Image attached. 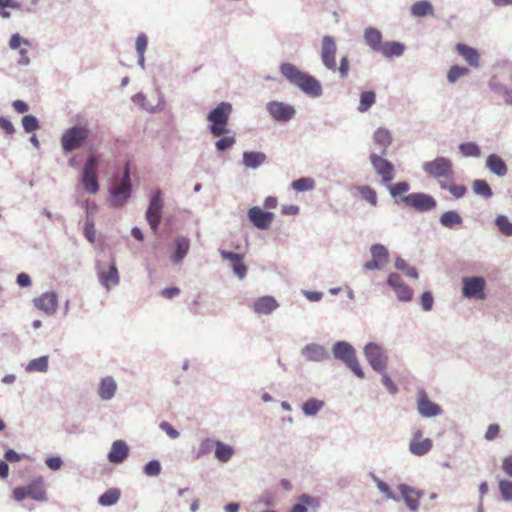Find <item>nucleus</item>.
I'll list each match as a JSON object with an SVG mask.
<instances>
[{
    "label": "nucleus",
    "mask_w": 512,
    "mask_h": 512,
    "mask_svg": "<svg viewBox=\"0 0 512 512\" xmlns=\"http://www.w3.org/2000/svg\"><path fill=\"white\" fill-rule=\"evenodd\" d=\"M280 73L288 82L299 88L302 93L311 98H319L323 95V88L317 78L295 64L284 62L279 66Z\"/></svg>",
    "instance_id": "1"
},
{
    "label": "nucleus",
    "mask_w": 512,
    "mask_h": 512,
    "mask_svg": "<svg viewBox=\"0 0 512 512\" xmlns=\"http://www.w3.org/2000/svg\"><path fill=\"white\" fill-rule=\"evenodd\" d=\"M332 356L344 363L360 379H365V371L358 360L356 349L350 342L345 340L335 341L332 346Z\"/></svg>",
    "instance_id": "2"
},
{
    "label": "nucleus",
    "mask_w": 512,
    "mask_h": 512,
    "mask_svg": "<svg viewBox=\"0 0 512 512\" xmlns=\"http://www.w3.org/2000/svg\"><path fill=\"white\" fill-rule=\"evenodd\" d=\"M132 195L131 170L129 162L124 165L120 181L115 182L109 188V203L113 207L123 206Z\"/></svg>",
    "instance_id": "3"
},
{
    "label": "nucleus",
    "mask_w": 512,
    "mask_h": 512,
    "mask_svg": "<svg viewBox=\"0 0 512 512\" xmlns=\"http://www.w3.org/2000/svg\"><path fill=\"white\" fill-rule=\"evenodd\" d=\"M232 111V104L223 101L208 112L206 118L211 123L209 131L213 136L218 137L228 132L227 125Z\"/></svg>",
    "instance_id": "4"
},
{
    "label": "nucleus",
    "mask_w": 512,
    "mask_h": 512,
    "mask_svg": "<svg viewBox=\"0 0 512 512\" xmlns=\"http://www.w3.org/2000/svg\"><path fill=\"white\" fill-rule=\"evenodd\" d=\"M90 134L87 124H76L66 129L60 139L61 148L68 154L80 149L86 142Z\"/></svg>",
    "instance_id": "5"
},
{
    "label": "nucleus",
    "mask_w": 512,
    "mask_h": 512,
    "mask_svg": "<svg viewBox=\"0 0 512 512\" xmlns=\"http://www.w3.org/2000/svg\"><path fill=\"white\" fill-rule=\"evenodd\" d=\"M421 168L430 179H452L454 177L453 162L444 156L423 162Z\"/></svg>",
    "instance_id": "6"
},
{
    "label": "nucleus",
    "mask_w": 512,
    "mask_h": 512,
    "mask_svg": "<svg viewBox=\"0 0 512 512\" xmlns=\"http://www.w3.org/2000/svg\"><path fill=\"white\" fill-rule=\"evenodd\" d=\"M364 358L374 371L384 373L387 370L389 356L381 344L368 342L364 347Z\"/></svg>",
    "instance_id": "7"
},
{
    "label": "nucleus",
    "mask_w": 512,
    "mask_h": 512,
    "mask_svg": "<svg viewBox=\"0 0 512 512\" xmlns=\"http://www.w3.org/2000/svg\"><path fill=\"white\" fill-rule=\"evenodd\" d=\"M164 206L163 194L157 189L149 200V205L145 212V218L153 231H157L162 218V209Z\"/></svg>",
    "instance_id": "8"
},
{
    "label": "nucleus",
    "mask_w": 512,
    "mask_h": 512,
    "mask_svg": "<svg viewBox=\"0 0 512 512\" xmlns=\"http://www.w3.org/2000/svg\"><path fill=\"white\" fill-rule=\"evenodd\" d=\"M95 269L98 275L99 282L104 289H107L109 291L113 287L119 285L120 276L114 261H112L111 264L108 265L107 269L103 262L98 260L96 261Z\"/></svg>",
    "instance_id": "9"
},
{
    "label": "nucleus",
    "mask_w": 512,
    "mask_h": 512,
    "mask_svg": "<svg viewBox=\"0 0 512 512\" xmlns=\"http://www.w3.org/2000/svg\"><path fill=\"white\" fill-rule=\"evenodd\" d=\"M401 201L405 205L416 209L420 213H425V211H433L437 205L434 197L424 192L407 194L401 198Z\"/></svg>",
    "instance_id": "10"
},
{
    "label": "nucleus",
    "mask_w": 512,
    "mask_h": 512,
    "mask_svg": "<svg viewBox=\"0 0 512 512\" xmlns=\"http://www.w3.org/2000/svg\"><path fill=\"white\" fill-rule=\"evenodd\" d=\"M385 156L381 153H370L369 160L375 172L381 176L382 182L388 184L393 181L395 173L393 163L385 159Z\"/></svg>",
    "instance_id": "11"
},
{
    "label": "nucleus",
    "mask_w": 512,
    "mask_h": 512,
    "mask_svg": "<svg viewBox=\"0 0 512 512\" xmlns=\"http://www.w3.org/2000/svg\"><path fill=\"white\" fill-rule=\"evenodd\" d=\"M486 281L483 276L462 278V295L466 298L484 299Z\"/></svg>",
    "instance_id": "12"
},
{
    "label": "nucleus",
    "mask_w": 512,
    "mask_h": 512,
    "mask_svg": "<svg viewBox=\"0 0 512 512\" xmlns=\"http://www.w3.org/2000/svg\"><path fill=\"white\" fill-rule=\"evenodd\" d=\"M266 111L277 122H288L296 115L293 105L276 100L266 103Z\"/></svg>",
    "instance_id": "13"
},
{
    "label": "nucleus",
    "mask_w": 512,
    "mask_h": 512,
    "mask_svg": "<svg viewBox=\"0 0 512 512\" xmlns=\"http://www.w3.org/2000/svg\"><path fill=\"white\" fill-rule=\"evenodd\" d=\"M336 42L333 36L325 35L321 41L320 57L322 64L331 71H336Z\"/></svg>",
    "instance_id": "14"
},
{
    "label": "nucleus",
    "mask_w": 512,
    "mask_h": 512,
    "mask_svg": "<svg viewBox=\"0 0 512 512\" xmlns=\"http://www.w3.org/2000/svg\"><path fill=\"white\" fill-rule=\"evenodd\" d=\"M417 411L423 418H434L441 416L443 410L441 406L430 400L425 390L421 389L417 393Z\"/></svg>",
    "instance_id": "15"
},
{
    "label": "nucleus",
    "mask_w": 512,
    "mask_h": 512,
    "mask_svg": "<svg viewBox=\"0 0 512 512\" xmlns=\"http://www.w3.org/2000/svg\"><path fill=\"white\" fill-rule=\"evenodd\" d=\"M300 355H302L305 361L309 362H325L331 359V354L323 344H317V342H309L300 349Z\"/></svg>",
    "instance_id": "16"
},
{
    "label": "nucleus",
    "mask_w": 512,
    "mask_h": 512,
    "mask_svg": "<svg viewBox=\"0 0 512 512\" xmlns=\"http://www.w3.org/2000/svg\"><path fill=\"white\" fill-rule=\"evenodd\" d=\"M387 284L395 291L399 301L409 302L413 299V290L404 283L399 273H390L387 277Z\"/></svg>",
    "instance_id": "17"
},
{
    "label": "nucleus",
    "mask_w": 512,
    "mask_h": 512,
    "mask_svg": "<svg viewBox=\"0 0 512 512\" xmlns=\"http://www.w3.org/2000/svg\"><path fill=\"white\" fill-rule=\"evenodd\" d=\"M247 216L252 225L260 230L269 229L274 218L273 212L262 210L259 206L249 208Z\"/></svg>",
    "instance_id": "18"
},
{
    "label": "nucleus",
    "mask_w": 512,
    "mask_h": 512,
    "mask_svg": "<svg viewBox=\"0 0 512 512\" xmlns=\"http://www.w3.org/2000/svg\"><path fill=\"white\" fill-rule=\"evenodd\" d=\"M398 491L404 500L407 508L411 512H418L420 506V498L423 496V490H417L407 484H399Z\"/></svg>",
    "instance_id": "19"
},
{
    "label": "nucleus",
    "mask_w": 512,
    "mask_h": 512,
    "mask_svg": "<svg viewBox=\"0 0 512 512\" xmlns=\"http://www.w3.org/2000/svg\"><path fill=\"white\" fill-rule=\"evenodd\" d=\"M33 303L36 308L46 313L47 316H53L58 307V296L55 292L49 291L42 293L34 298Z\"/></svg>",
    "instance_id": "20"
},
{
    "label": "nucleus",
    "mask_w": 512,
    "mask_h": 512,
    "mask_svg": "<svg viewBox=\"0 0 512 512\" xmlns=\"http://www.w3.org/2000/svg\"><path fill=\"white\" fill-rule=\"evenodd\" d=\"M129 456V447L126 441L118 439L112 442L108 452V461L113 464L124 462Z\"/></svg>",
    "instance_id": "21"
},
{
    "label": "nucleus",
    "mask_w": 512,
    "mask_h": 512,
    "mask_svg": "<svg viewBox=\"0 0 512 512\" xmlns=\"http://www.w3.org/2000/svg\"><path fill=\"white\" fill-rule=\"evenodd\" d=\"M190 250V240L186 236L178 235L173 239V254L170 257L172 263L179 264Z\"/></svg>",
    "instance_id": "22"
},
{
    "label": "nucleus",
    "mask_w": 512,
    "mask_h": 512,
    "mask_svg": "<svg viewBox=\"0 0 512 512\" xmlns=\"http://www.w3.org/2000/svg\"><path fill=\"white\" fill-rule=\"evenodd\" d=\"M278 307V301L270 295L259 297L253 302V311L258 315H271Z\"/></svg>",
    "instance_id": "23"
},
{
    "label": "nucleus",
    "mask_w": 512,
    "mask_h": 512,
    "mask_svg": "<svg viewBox=\"0 0 512 512\" xmlns=\"http://www.w3.org/2000/svg\"><path fill=\"white\" fill-rule=\"evenodd\" d=\"M364 42L372 52L379 54L384 43L382 32L377 28L367 27L364 29Z\"/></svg>",
    "instance_id": "24"
},
{
    "label": "nucleus",
    "mask_w": 512,
    "mask_h": 512,
    "mask_svg": "<svg viewBox=\"0 0 512 512\" xmlns=\"http://www.w3.org/2000/svg\"><path fill=\"white\" fill-rule=\"evenodd\" d=\"M320 506V500L317 497L309 494H302L298 498V502L295 503L290 512H315Z\"/></svg>",
    "instance_id": "25"
},
{
    "label": "nucleus",
    "mask_w": 512,
    "mask_h": 512,
    "mask_svg": "<svg viewBox=\"0 0 512 512\" xmlns=\"http://www.w3.org/2000/svg\"><path fill=\"white\" fill-rule=\"evenodd\" d=\"M117 391V383L114 380V378L110 375L104 376V378H101V381L99 383L97 393L98 396L103 401H109L111 400Z\"/></svg>",
    "instance_id": "26"
},
{
    "label": "nucleus",
    "mask_w": 512,
    "mask_h": 512,
    "mask_svg": "<svg viewBox=\"0 0 512 512\" xmlns=\"http://www.w3.org/2000/svg\"><path fill=\"white\" fill-rule=\"evenodd\" d=\"M267 162V155L259 151H245L242 154V163L246 168L257 169Z\"/></svg>",
    "instance_id": "27"
},
{
    "label": "nucleus",
    "mask_w": 512,
    "mask_h": 512,
    "mask_svg": "<svg viewBox=\"0 0 512 512\" xmlns=\"http://www.w3.org/2000/svg\"><path fill=\"white\" fill-rule=\"evenodd\" d=\"M373 141L379 147V153L387 155V150L393 141L391 132L386 128H378L373 133Z\"/></svg>",
    "instance_id": "28"
},
{
    "label": "nucleus",
    "mask_w": 512,
    "mask_h": 512,
    "mask_svg": "<svg viewBox=\"0 0 512 512\" xmlns=\"http://www.w3.org/2000/svg\"><path fill=\"white\" fill-rule=\"evenodd\" d=\"M405 52V44L397 40L384 41L379 52L386 58L401 57Z\"/></svg>",
    "instance_id": "29"
},
{
    "label": "nucleus",
    "mask_w": 512,
    "mask_h": 512,
    "mask_svg": "<svg viewBox=\"0 0 512 512\" xmlns=\"http://www.w3.org/2000/svg\"><path fill=\"white\" fill-rule=\"evenodd\" d=\"M456 51L470 66L475 68L479 67L480 55L476 49L467 46V44H458L456 46Z\"/></svg>",
    "instance_id": "30"
},
{
    "label": "nucleus",
    "mask_w": 512,
    "mask_h": 512,
    "mask_svg": "<svg viewBox=\"0 0 512 512\" xmlns=\"http://www.w3.org/2000/svg\"><path fill=\"white\" fill-rule=\"evenodd\" d=\"M28 496L36 501L45 502L47 501V494L44 489L43 478H36L30 484L27 485Z\"/></svg>",
    "instance_id": "31"
},
{
    "label": "nucleus",
    "mask_w": 512,
    "mask_h": 512,
    "mask_svg": "<svg viewBox=\"0 0 512 512\" xmlns=\"http://www.w3.org/2000/svg\"><path fill=\"white\" fill-rule=\"evenodd\" d=\"M486 167L499 177L505 176L508 172L507 165L497 154H491L487 157Z\"/></svg>",
    "instance_id": "32"
},
{
    "label": "nucleus",
    "mask_w": 512,
    "mask_h": 512,
    "mask_svg": "<svg viewBox=\"0 0 512 512\" xmlns=\"http://www.w3.org/2000/svg\"><path fill=\"white\" fill-rule=\"evenodd\" d=\"M411 15L417 18L433 16L434 8L428 0L416 1L411 5Z\"/></svg>",
    "instance_id": "33"
},
{
    "label": "nucleus",
    "mask_w": 512,
    "mask_h": 512,
    "mask_svg": "<svg viewBox=\"0 0 512 512\" xmlns=\"http://www.w3.org/2000/svg\"><path fill=\"white\" fill-rule=\"evenodd\" d=\"M235 450L230 444H224L221 440H215V458L222 462H228L234 455Z\"/></svg>",
    "instance_id": "34"
},
{
    "label": "nucleus",
    "mask_w": 512,
    "mask_h": 512,
    "mask_svg": "<svg viewBox=\"0 0 512 512\" xmlns=\"http://www.w3.org/2000/svg\"><path fill=\"white\" fill-rule=\"evenodd\" d=\"M432 449L431 438H424L419 441L409 442V452L414 456H424Z\"/></svg>",
    "instance_id": "35"
},
{
    "label": "nucleus",
    "mask_w": 512,
    "mask_h": 512,
    "mask_svg": "<svg viewBox=\"0 0 512 512\" xmlns=\"http://www.w3.org/2000/svg\"><path fill=\"white\" fill-rule=\"evenodd\" d=\"M325 406V402L318 398H309L302 404V413L306 417L316 416Z\"/></svg>",
    "instance_id": "36"
},
{
    "label": "nucleus",
    "mask_w": 512,
    "mask_h": 512,
    "mask_svg": "<svg viewBox=\"0 0 512 512\" xmlns=\"http://www.w3.org/2000/svg\"><path fill=\"white\" fill-rule=\"evenodd\" d=\"M439 222L443 227L452 229L457 225H461L463 218L456 210H447L439 217Z\"/></svg>",
    "instance_id": "37"
},
{
    "label": "nucleus",
    "mask_w": 512,
    "mask_h": 512,
    "mask_svg": "<svg viewBox=\"0 0 512 512\" xmlns=\"http://www.w3.org/2000/svg\"><path fill=\"white\" fill-rule=\"evenodd\" d=\"M371 257L382 266L388 261L389 251L384 244H372L370 247Z\"/></svg>",
    "instance_id": "38"
},
{
    "label": "nucleus",
    "mask_w": 512,
    "mask_h": 512,
    "mask_svg": "<svg viewBox=\"0 0 512 512\" xmlns=\"http://www.w3.org/2000/svg\"><path fill=\"white\" fill-rule=\"evenodd\" d=\"M48 356H40L39 358L32 359L29 361L26 366L25 370L27 372H46L48 370Z\"/></svg>",
    "instance_id": "39"
},
{
    "label": "nucleus",
    "mask_w": 512,
    "mask_h": 512,
    "mask_svg": "<svg viewBox=\"0 0 512 512\" xmlns=\"http://www.w3.org/2000/svg\"><path fill=\"white\" fill-rule=\"evenodd\" d=\"M376 102V94L374 91H364L360 95V103L357 108L359 113H367L368 109Z\"/></svg>",
    "instance_id": "40"
},
{
    "label": "nucleus",
    "mask_w": 512,
    "mask_h": 512,
    "mask_svg": "<svg viewBox=\"0 0 512 512\" xmlns=\"http://www.w3.org/2000/svg\"><path fill=\"white\" fill-rule=\"evenodd\" d=\"M459 152L464 157L479 158L481 156V150L474 141L462 142L459 145Z\"/></svg>",
    "instance_id": "41"
},
{
    "label": "nucleus",
    "mask_w": 512,
    "mask_h": 512,
    "mask_svg": "<svg viewBox=\"0 0 512 512\" xmlns=\"http://www.w3.org/2000/svg\"><path fill=\"white\" fill-rule=\"evenodd\" d=\"M472 190L476 195H479L485 199L493 197V191L485 180L473 181Z\"/></svg>",
    "instance_id": "42"
},
{
    "label": "nucleus",
    "mask_w": 512,
    "mask_h": 512,
    "mask_svg": "<svg viewBox=\"0 0 512 512\" xmlns=\"http://www.w3.org/2000/svg\"><path fill=\"white\" fill-rule=\"evenodd\" d=\"M356 190L360 193L362 199L369 203L371 206H377L378 199H377V193L375 189H373L370 186L363 185V186H357Z\"/></svg>",
    "instance_id": "43"
},
{
    "label": "nucleus",
    "mask_w": 512,
    "mask_h": 512,
    "mask_svg": "<svg viewBox=\"0 0 512 512\" xmlns=\"http://www.w3.org/2000/svg\"><path fill=\"white\" fill-rule=\"evenodd\" d=\"M120 498V491L116 488H111L105 491L99 498L98 503L102 506H111Z\"/></svg>",
    "instance_id": "44"
},
{
    "label": "nucleus",
    "mask_w": 512,
    "mask_h": 512,
    "mask_svg": "<svg viewBox=\"0 0 512 512\" xmlns=\"http://www.w3.org/2000/svg\"><path fill=\"white\" fill-rule=\"evenodd\" d=\"M469 69L465 66L453 65L447 73V80L450 84H455L461 77L467 75Z\"/></svg>",
    "instance_id": "45"
},
{
    "label": "nucleus",
    "mask_w": 512,
    "mask_h": 512,
    "mask_svg": "<svg viewBox=\"0 0 512 512\" xmlns=\"http://www.w3.org/2000/svg\"><path fill=\"white\" fill-rule=\"evenodd\" d=\"M81 183L90 194H96L99 191L97 175H81Z\"/></svg>",
    "instance_id": "46"
},
{
    "label": "nucleus",
    "mask_w": 512,
    "mask_h": 512,
    "mask_svg": "<svg viewBox=\"0 0 512 512\" xmlns=\"http://www.w3.org/2000/svg\"><path fill=\"white\" fill-rule=\"evenodd\" d=\"M489 87L492 92H495L497 95L503 97L504 102L507 104V99L510 95V87L500 83L495 78H492L489 82Z\"/></svg>",
    "instance_id": "47"
},
{
    "label": "nucleus",
    "mask_w": 512,
    "mask_h": 512,
    "mask_svg": "<svg viewBox=\"0 0 512 512\" xmlns=\"http://www.w3.org/2000/svg\"><path fill=\"white\" fill-rule=\"evenodd\" d=\"M439 187L442 190L449 191L454 197H456L458 199L463 198L467 192L465 185H455V184L449 185L444 181L439 182Z\"/></svg>",
    "instance_id": "48"
},
{
    "label": "nucleus",
    "mask_w": 512,
    "mask_h": 512,
    "mask_svg": "<svg viewBox=\"0 0 512 512\" xmlns=\"http://www.w3.org/2000/svg\"><path fill=\"white\" fill-rule=\"evenodd\" d=\"M315 187L313 178H298L292 182V188L297 192L310 191Z\"/></svg>",
    "instance_id": "49"
},
{
    "label": "nucleus",
    "mask_w": 512,
    "mask_h": 512,
    "mask_svg": "<svg viewBox=\"0 0 512 512\" xmlns=\"http://www.w3.org/2000/svg\"><path fill=\"white\" fill-rule=\"evenodd\" d=\"M372 480L376 484L378 490L381 493L385 494V496L388 499H392L395 501L399 500V497H397V495L390 489L389 485L384 481L380 480L378 476L372 474Z\"/></svg>",
    "instance_id": "50"
},
{
    "label": "nucleus",
    "mask_w": 512,
    "mask_h": 512,
    "mask_svg": "<svg viewBox=\"0 0 512 512\" xmlns=\"http://www.w3.org/2000/svg\"><path fill=\"white\" fill-rule=\"evenodd\" d=\"M395 267L398 270L403 271L408 277H411L412 279H418L419 277L417 269L413 266H409L407 262L400 257L396 259Z\"/></svg>",
    "instance_id": "51"
},
{
    "label": "nucleus",
    "mask_w": 512,
    "mask_h": 512,
    "mask_svg": "<svg viewBox=\"0 0 512 512\" xmlns=\"http://www.w3.org/2000/svg\"><path fill=\"white\" fill-rule=\"evenodd\" d=\"M409 190V183L404 181L389 186L390 195L396 200L398 197L401 199L403 196H405L404 194L407 193Z\"/></svg>",
    "instance_id": "52"
},
{
    "label": "nucleus",
    "mask_w": 512,
    "mask_h": 512,
    "mask_svg": "<svg viewBox=\"0 0 512 512\" xmlns=\"http://www.w3.org/2000/svg\"><path fill=\"white\" fill-rule=\"evenodd\" d=\"M22 127L25 132L32 133L38 129H40L39 120L33 115H26L22 118Z\"/></svg>",
    "instance_id": "53"
},
{
    "label": "nucleus",
    "mask_w": 512,
    "mask_h": 512,
    "mask_svg": "<svg viewBox=\"0 0 512 512\" xmlns=\"http://www.w3.org/2000/svg\"><path fill=\"white\" fill-rule=\"evenodd\" d=\"M498 488L502 499L504 501L512 502V481L500 480Z\"/></svg>",
    "instance_id": "54"
},
{
    "label": "nucleus",
    "mask_w": 512,
    "mask_h": 512,
    "mask_svg": "<svg viewBox=\"0 0 512 512\" xmlns=\"http://www.w3.org/2000/svg\"><path fill=\"white\" fill-rule=\"evenodd\" d=\"M98 159L94 155H90L82 168L81 175H97Z\"/></svg>",
    "instance_id": "55"
},
{
    "label": "nucleus",
    "mask_w": 512,
    "mask_h": 512,
    "mask_svg": "<svg viewBox=\"0 0 512 512\" xmlns=\"http://www.w3.org/2000/svg\"><path fill=\"white\" fill-rule=\"evenodd\" d=\"M496 226L502 234L512 236V223L506 216L496 217Z\"/></svg>",
    "instance_id": "56"
},
{
    "label": "nucleus",
    "mask_w": 512,
    "mask_h": 512,
    "mask_svg": "<svg viewBox=\"0 0 512 512\" xmlns=\"http://www.w3.org/2000/svg\"><path fill=\"white\" fill-rule=\"evenodd\" d=\"M161 469L162 466L158 460H150L144 465L143 472L147 476H157L161 473Z\"/></svg>",
    "instance_id": "57"
},
{
    "label": "nucleus",
    "mask_w": 512,
    "mask_h": 512,
    "mask_svg": "<svg viewBox=\"0 0 512 512\" xmlns=\"http://www.w3.org/2000/svg\"><path fill=\"white\" fill-rule=\"evenodd\" d=\"M235 143V136H225L215 142V148L219 152H224L232 148Z\"/></svg>",
    "instance_id": "58"
},
{
    "label": "nucleus",
    "mask_w": 512,
    "mask_h": 512,
    "mask_svg": "<svg viewBox=\"0 0 512 512\" xmlns=\"http://www.w3.org/2000/svg\"><path fill=\"white\" fill-rule=\"evenodd\" d=\"M21 45H30V41L27 38L20 36L18 33H14L10 36L8 41V47L10 50H17Z\"/></svg>",
    "instance_id": "59"
},
{
    "label": "nucleus",
    "mask_w": 512,
    "mask_h": 512,
    "mask_svg": "<svg viewBox=\"0 0 512 512\" xmlns=\"http://www.w3.org/2000/svg\"><path fill=\"white\" fill-rule=\"evenodd\" d=\"M213 445H215V440L211 438H205L199 447V450L197 452V457L201 458L207 454H209L212 450Z\"/></svg>",
    "instance_id": "60"
},
{
    "label": "nucleus",
    "mask_w": 512,
    "mask_h": 512,
    "mask_svg": "<svg viewBox=\"0 0 512 512\" xmlns=\"http://www.w3.org/2000/svg\"><path fill=\"white\" fill-rule=\"evenodd\" d=\"M84 235L86 239L94 243L95 242V236H96V230L93 220L87 219L84 225Z\"/></svg>",
    "instance_id": "61"
},
{
    "label": "nucleus",
    "mask_w": 512,
    "mask_h": 512,
    "mask_svg": "<svg viewBox=\"0 0 512 512\" xmlns=\"http://www.w3.org/2000/svg\"><path fill=\"white\" fill-rule=\"evenodd\" d=\"M232 268L234 272L236 273L237 277L239 279H244L246 273H247V267L243 263V258L239 259L238 261L234 262L232 264Z\"/></svg>",
    "instance_id": "62"
},
{
    "label": "nucleus",
    "mask_w": 512,
    "mask_h": 512,
    "mask_svg": "<svg viewBox=\"0 0 512 512\" xmlns=\"http://www.w3.org/2000/svg\"><path fill=\"white\" fill-rule=\"evenodd\" d=\"M148 45V38L144 33H140L136 39V51L138 54H144Z\"/></svg>",
    "instance_id": "63"
},
{
    "label": "nucleus",
    "mask_w": 512,
    "mask_h": 512,
    "mask_svg": "<svg viewBox=\"0 0 512 512\" xmlns=\"http://www.w3.org/2000/svg\"><path fill=\"white\" fill-rule=\"evenodd\" d=\"M420 300L423 311H431L433 306L432 294L429 291H426L421 295Z\"/></svg>",
    "instance_id": "64"
}]
</instances>
